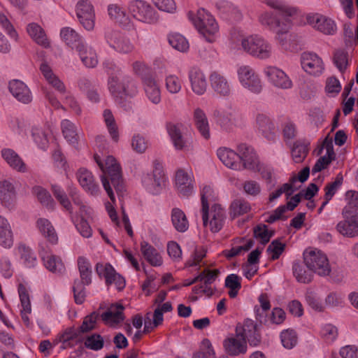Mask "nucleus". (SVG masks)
<instances>
[{"instance_id": "obj_18", "label": "nucleus", "mask_w": 358, "mask_h": 358, "mask_svg": "<svg viewBox=\"0 0 358 358\" xmlns=\"http://www.w3.org/2000/svg\"><path fill=\"white\" fill-rule=\"evenodd\" d=\"M264 73L269 82L275 87L283 90L292 88V80L281 69L275 66H268L264 69Z\"/></svg>"}, {"instance_id": "obj_6", "label": "nucleus", "mask_w": 358, "mask_h": 358, "mask_svg": "<svg viewBox=\"0 0 358 358\" xmlns=\"http://www.w3.org/2000/svg\"><path fill=\"white\" fill-rule=\"evenodd\" d=\"M303 262L310 271L319 275L326 276L331 272L329 259L320 250H305Z\"/></svg>"}, {"instance_id": "obj_33", "label": "nucleus", "mask_w": 358, "mask_h": 358, "mask_svg": "<svg viewBox=\"0 0 358 358\" xmlns=\"http://www.w3.org/2000/svg\"><path fill=\"white\" fill-rule=\"evenodd\" d=\"M13 242L11 226L7 219L0 215V245L5 248H10Z\"/></svg>"}, {"instance_id": "obj_13", "label": "nucleus", "mask_w": 358, "mask_h": 358, "mask_svg": "<svg viewBox=\"0 0 358 358\" xmlns=\"http://www.w3.org/2000/svg\"><path fill=\"white\" fill-rule=\"evenodd\" d=\"M238 161L243 165V169L257 171L259 169V161L254 148L246 144L241 143L237 145Z\"/></svg>"}, {"instance_id": "obj_47", "label": "nucleus", "mask_w": 358, "mask_h": 358, "mask_svg": "<svg viewBox=\"0 0 358 358\" xmlns=\"http://www.w3.org/2000/svg\"><path fill=\"white\" fill-rule=\"evenodd\" d=\"M61 125L64 138L71 144L76 145L78 142V135L75 125L68 120H64Z\"/></svg>"}, {"instance_id": "obj_16", "label": "nucleus", "mask_w": 358, "mask_h": 358, "mask_svg": "<svg viewBox=\"0 0 358 358\" xmlns=\"http://www.w3.org/2000/svg\"><path fill=\"white\" fill-rule=\"evenodd\" d=\"M166 130L171 142L177 150H187L191 147V143L182 131V125L169 122L166 124Z\"/></svg>"}, {"instance_id": "obj_42", "label": "nucleus", "mask_w": 358, "mask_h": 358, "mask_svg": "<svg viewBox=\"0 0 358 358\" xmlns=\"http://www.w3.org/2000/svg\"><path fill=\"white\" fill-rule=\"evenodd\" d=\"M124 81V85L121 87L120 90L114 89V86L112 85L111 88L114 92H117V94H122V98L125 97H133L136 96L138 93V88L136 83L133 80V78L126 75L122 77V80Z\"/></svg>"}, {"instance_id": "obj_3", "label": "nucleus", "mask_w": 358, "mask_h": 358, "mask_svg": "<svg viewBox=\"0 0 358 358\" xmlns=\"http://www.w3.org/2000/svg\"><path fill=\"white\" fill-rule=\"evenodd\" d=\"M345 199L348 203L342 210L344 220L337 224L336 229L344 236L355 238L358 236V192L348 191Z\"/></svg>"}, {"instance_id": "obj_34", "label": "nucleus", "mask_w": 358, "mask_h": 358, "mask_svg": "<svg viewBox=\"0 0 358 358\" xmlns=\"http://www.w3.org/2000/svg\"><path fill=\"white\" fill-rule=\"evenodd\" d=\"M141 251L144 258L153 266H159L162 264V259L157 250L147 241L141 243Z\"/></svg>"}, {"instance_id": "obj_17", "label": "nucleus", "mask_w": 358, "mask_h": 358, "mask_svg": "<svg viewBox=\"0 0 358 358\" xmlns=\"http://www.w3.org/2000/svg\"><path fill=\"white\" fill-rule=\"evenodd\" d=\"M307 22L314 28L327 35H333L336 31V25L334 20L318 13L307 15Z\"/></svg>"}, {"instance_id": "obj_56", "label": "nucleus", "mask_w": 358, "mask_h": 358, "mask_svg": "<svg viewBox=\"0 0 358 358\" xmlns=\"http://www.w3.org/2000/svg\"><path fill=\"white\" fill-rule=\"evenodd\" d=\"M282 345L287 349L293 348L297 343L296 334L294 330H284L280 334Z\"/></svg>"}, {"instance_id": "obj_12", "label": "nucleus", "mask_w": 358, "mask_h": 358, "mask_svg": "<svg viewBox=\"0 0 358 358\" xmlns=\"http://www.w3.org/2000/svg\"><path fill=\"white\" fill-rule=\"evenodd\" d=\"M105 39L108 45L119 53L128 54L134 49L130 40L119 31H107L105 34Z\"/></svg>"}, {"instance_id": "obj_7", "label": "nucleus", "mask_w": 358, "mask_h": 358, "mask_svg": "<svg viewBox=\"0 0 358 358\" xmlns=\"http://www.w3.org/2000/svg\"><path fill=\"white\" fill-rule=\"evenodd\" d=\"M128 9L135 19L142 22L154 24L158 21L159 17L157 11L145 1H131L129 4Z\"/></svg>"}, {"instance_id": "obj_5", "label": "nucleus", "mask_w": 358, "mask_h": 358, "mask_svg": "<svg viewBox=\"0 0 358 358\" xmlns=\"http://www.w3.org/2000/svg\"><path fill=\"white\" fill-rule=\"evenodd\" d=\"M241 46L247 53L259 59H267L271 55V45L259 35H251L243 38Z\"/></svg>"}, {"instance_id": "obj_62", "label": "nucleus", "mask_w": 358, "mask_h": 358, "mask_svg": "<svg viewBox=\"0 0 358 358\" xmlns=\"http://www.w3.org/2000/svg\"><path fill=\"white\" fill-rule=\"evenodd\" d=\"M85 286H87L85 284H82L78 282V279H76L73 282V292L75 302L77 304H82L85 300L86 294H85Z\"/></svg>"}, {"instance_id": "obj_60", "label": "nucleus", "mask_w": 358, "mask_h": 358, "mask_svg": "<svg viewBox=\"0 0 358 358\" xmlns=\"http://www.w3.org/2000/svg\"><path fill=\"white\" fill-rule=\"evenodd\" d=\"M29 35L34 39L36 37V34L39 33L41 36H38L37 39L42 43V45L47 47L48 42L47 41L45 34L43 29L36 23L29 24L27 28Z\"/></svg>"}, {"instance_id": "obj_26", "label": "nucleus", "mask_w": 358, "mask_h": 358, "mask_svg": "<svg viewBox=\"0 0 358 358\" xmlns=\"http://www.w3.org/2000/svg\"><path fill=\"white\" fill-rule=\"evenodd\" d=\"M142 81L147 97L152 103H159L161 101V92L155 80L150 75H144Z\"/></svg>"}, {"instance_id": "obj_32", "label": "nucleus", "mask_w": 358, "mask_h": 358, "mask_svg": "<svg viewBox=\"0 0 358 358\" xmlns=\"http://www.w3.org/2000/svg\"><path fill=\"white\" fill-rule=\"evenodd\" d=\"M60 36L67 45L76 49V51L79 50L80 46L85 45L82 37L72 28H62Z\"/></svg>"}, {"instance_id": "obj_30", "label": "nucleus", "mask_w": 358, "mask_h": 358, "mask_svg": "<svg viewBox=\"0 0 358 358\" xmlns=\"http://www.w3.org/2000/svg\"><path fill=\"white\" fill-rule=\"evenodd\" d=\"M124 308L121 303L112 304L109 309L99 317L105 323L119 324L124 320Z\"/></svg>"}, {"instance_id": "obj_1", "label": "nucleus", "mask_w": 358, "mask_h": 358, "mask_svg": "<svg viewBox=\"0 0 358 358\" xmlns=\"http://www.w3.org/2000/svg\"><path fill=\"white\" fill-rule=\"evenodd\" d=\"M266 4L274 10L265 12L259 16V22L270 30L275 32V39L282 48L285 50L294 51L296 47L291 46L287 41L294 37L288 34L291 27L290 17L295 13L294 8H289L281 0H266Z\"/></svg>"}, {"instance_id": "obj_39", "label": "nucleus", "mask_w": 358, "mask_h": 358, "mask_svg": "<svg viewBox=\"0 0 358 358\" xmlns=\"http://www.w3.org/2000/svg\"><path fill=\"white\" fill-rule=\"evenodd\" d=\"M171 222L175 229L180 233L185 232L189 228V222L185 213L178 208L171 210Z\"/></svg>"}, {"instance_id": "obj_46", "label": "nucleus", "mask_w": 358, "mask_h": 358, "mask_svg": "<svg viewBox=\"0 0 358 358\" xmlns=\"http://www.w3.org/2000/svg\"><path fill=\"white\" fill-rule=\"evenodd\" d=\"M108 15L111 19L120 25L128 24L129 17L124 9L117 4H110L108 7Z\"/></svg>"}, {"instance_id": "obj_14", "label": "nucleus", "mask_w": 358, "mask_h": 358, "mask_svg": "<svg viewBox=\"0 0 358 358\" xmlns=\"http://www.w3.org/2000/svg\"><path fill=\"white\" fill-rule=\"evenodd\" d=\"M210 85L213 92L220 97L231 96L232 90L228 78L217 71H212L209 75Z\"/></svg>"}, {"instance_id": "obj_44", "label": "nucleus", "mask_w": 358, "mask_h": 358, "mask_svg": "<svg viewBox=\"0 0 358 358\" xmlns=\"http://www.w3.org/2000/svg\"><path fill=\"white\" fill-rule=\"evenodd\" d=\"M308 143L302 141H296L292 148V157L295 163H301L306 157L309 148Z\"/></svg>"}, {"instance_id": "obj_29", "label": "nucleus", "mask_w": 358, "mask_h": 358, "mask_svg": "<svg viewBox=\"0 0 358 358\" xmlns=\"http://www.w3.org/2000/svg\"><path fill=\"white\" fill-rule=\"evenodd\" d=\"M223 347L225 352L230 356L244 355L247 352V344L235 337H229L224 340Z\"/></svg>"}, {"instance_id": "obj_59", "label": "nucleus", "mask_w": 358, "mask_h": 358, "mask_svg": "<svg viewBox=\"0 0 358 358\" xmlns=\"http://www.w3.org/2000/svg\"><path fill=\"white\" fill-rule=\"evenodd\" d=\"M286 245L280 242V239L273 240L266 249L268 253H271V260L279 259L280 256L284 252Z\"/></svg>"}, {"instance_id": "obj_36", "label": "nucleus", "mask_w": 358, "mask_h": 358, "mask_svg": "<svg viewBox=\"0 0 358 358\" xmlns=\"http://www.w3.org/2000/svg\"><path fill=\"white\" fill-rule=\"evenodd\" d=\"M215 194L211 187L206 185L203 187L201 192V200L202 204V219L203 225L206 226L209 218V202L215 201Z\"/></svg>"}, {"instance_id": "obj_57", "label": "nucleus", "mask_w": 358, "mask_h": 358, "mask_svg": "<svg viewBox=\"0 0 358 358\" xmlns=\"http://www.w3.org/2000/svg\"><path fill=\"white\" fill-rule=\"evenodd\" d=\"M31 135L34 142L43 150H45L48 145L46 134L41 128L34 127L31 129Z\"/></svg>"}, {"instance_id": "obj_22", "label": "nucleus", "mask_w": 358, "mask_h": 358, "mask_svg": "<svg viewBox=\"0 0 358 358\" xmlns=\"http://www.w3.org/2000/svg\"><path fill=\"white\" fill-rule=\"evenodd\" d=\"M188 78L192 91L197 95H203L207 89V81L203 72L196 66L192 67L188 72Z\"/></svg>"}, {"instance_id": "obj_25", "label": "nucleus", "mask_w": 358, "mask_h": 358, "mask_svg": "<svg viewBox=\"0 0 358 358\" xmlns=\"http://www.w3.org/2000/svg\"><path fill=\"white\" fill-rule=\"evenodd\" d=\"M176 185L178 192L183 196H189L193 192L192 178L182 169H178L176 172Z\"/></svg>"}, {"instance_id": "obj_61", "label": "nucleus", "mask_w": 358, "mask_h": 358, "mask_svg": "<svg viewBox=\"0 0 358 358\" xmlns=\"http://www.w3.org/2000/svg\"><path fill=\"white\" fill-rule=\"evenodd\" d=\"M104 341L101 335L98 334H93L87 336L85 341V346L92 350H99L103 348Z\"/></svg>"}, {"instance_id": "obj_58", "label": "nucleus", "mask_w": 358, "mask_h": 358, "mask_svg": "<svg viewBox=\"0 0 358 358\" xmlns=\"http://www.w3.org/2000/svg\"><path fill=\"white\" fill-rule=\"evenodd\" d=\"M343 180V175L340 173L336 176L334 182L327 184L324 187V199L326 200H331L332 199L338 188L342 185Z\"/></svg>"}, {"instance_id": "obj_28", "label": "nucleus", "mask_w": 358, "mask_h": 358, "mask_svg": "<svg viewBox=\"0 0 358 358\" xmlns=\"http://www.w3.org/2000/svg\"><path fill=\"white\" fill-rule=\"evenodd\" d=\"M1 156L13 169L21 173L27 171L25 163L13 150L10 148L3 149Z\"/></svg>"}, {"instance_id": "obj_43", "label": "nucleus", "mask_w": 358, "mask_h": 358, "mask_svg": "<svg viewBox=\"0 0 358 358\" xmlns=\"http://www.w3.org/2000/svg\"><path fill=\"white\" fill-rule=\"evenodd\" d=\"M44 265L50 271L62 274L65 271V266L59 257L50 255L43 257Z\"/></svg>"}, {"instance_id": "obj_52", "label": "nucleus", "mask_w": 358, "mask_h": 358, "mask_svg": "<svg viewBox=\"0 0 358 358\" xmlns=\"http://www.w3.org/2000/svg\"><path fill=\"white\" fill-rule=\"evenodd\" d=\"M250 210V206L248 201L243 199L234 200L230 206L231 214L234 217H238L248 213Z\"/></svg>"}, {"instance_id": "obj_10", "label": "nucleus", "mask_w": 358, "mask_h": 358, "mask_svg": "<svg viewBox=\"0 0 358 358\" xmlns=\"http://www.w3.org/2000/svg\"><path fill=\"white\" fill-rule=\"evenodd\" d=\"M103 68L106 69L107 73L110 75L108 79V89L111 94L116 98L122 99V94H117V92H114L111 88L112 85L114 86V89L120 90L121 87L124 85V81L122 80V77L125 76L121 68L117 66L113 61L106 60L103 62Z\"/></svg>"}, {"instance_id": "obj_50", "label": "nucleus", "mask_w": 358, "mask_h": 358, "mask_svg": "<svg viewBox=\"0 0 358 358\" xmlns=\"http://www.w3.org/2000/svg\"><path fill=\"white\" fill-rule=\"evenodd\" d=\"M292 271L296 280L301 283H309L312 280V274L306 271L303 266L299 262H294Z\"/></svg>"}, {"instance_id": "obj_4", "label": "nucleus", "mask_w": 358, "mask_h": 358, "mask_svg": "<svg viewBox=\"0 0 358 358\" xmlns=\"http://www.w3.org/2000/svg\"><path fill=\"white\" fill-rule=\"evenodd\" d=\"M188 16L199 32L208 42L212 43L213 36L218 31V25L215 18L203 8L198 10L195 17L192 12L188 13Z\"/></svg>"}, {"instance_id": "obj_37", "label": "nucleus", "mask_w": 358, "mask_h": 358, "mask_svg": "<svg viewBox=\"0 0 358 358\" xmlns=\"http://www.w3.org/2000/svg\"><path fill=\"white\" fill-rule=\"evenodd\" d=\"M83 64L87 68H94L98 64V57L96 51L92 47L85 44L80 46L77 51Z\"/></svg>"}, {"instance_id": "obj_20", "label": "nucleus", "mask_w": 358, "mask_h": 358, "mask_svg": "<svg viewBox=\"0 0 358 358\" xmlns=\"http://www.w3.org/2000/svg\"><path fill=\"white\" fill-rule=\"evenodd\" d=\"M301 64L305 71L313 76H319L324 69L322 59L313 52H303L301 56Z\"/></svg>"}, {"instance_id": "obj_23", "label": "nucleus", "mask_w": 358, "mask_h": 358, "mask_svg": "<svg viewBox=\"0 0 358 358\" xmlns=\"http://www.w3.org/2000/svg\"><path fill=\"white\" fill-rule=\"evenodd\" d=\"M9 91L20 102L28 104L32 101V94L27 85L22 81L14 80L9 83Z\"/></svg>"}, {"instance_id": "obj_24", "label": "nucleus", "mask_w": 358, "mask_h": 358, "mask_svg": "<svg viewBox=\"0 0 358 358\" xmlns=\"http://www.w3.org/2000/svg\"><path fill=\"white\" fill-rule=\"evenodd\" d=\"M220 161L227 167L234 170H243V165L238 161V151L227 148H220L217 151Z\"/></svg>"}, {"instance_id": "obj_9", "label": "nucleus", "mask_w": 358, "mask_h": 358, "mask_svg": "<svg viewBox=\"0 0 358 358\" xmlns=\"http://www.w3.org/2000/svg\"><path fill=\"white\" fill-rule=\"evenodd\" d=\"M238 79L244 87L255 94H259L262 92L261 80L250 66H241L238 70Z\"/></svg>"}, {"instance_id": "obj_11", "label": "nucleus", "mask_w": 358, "mask_h": 358, "mask_svg": "<svg viewBox=\"0 0 358 358\" xmlns=\"http://www.w3.org/2000/svg\"><path fill=\"white\" fill-rule=\"evenodd\" d=\"M142 182L146 189L153 194H157L165 186L166 178L162 166L157 164L152 172V174L147 173L142 178Z\"/></svg>"}, {"instance_id": "obj_40", "label": "nucleus", "mask_w": 358, "mask_h": 358, "mask_svg": "<svg viewBox=\"0 0 358 358\" xmlns=\"http://www.w3.org/2000/svg\"><path fill=\"white\" fill-rule=\"evenodd\" d=\"M194 120L195 125L201 135L206 139L210 138L209 124L207 117L199 108L195 109L194 112Z\"/></svg>"}, {"instance_id": "obj_51", "label": "nucleus", "mask_w": 358, "mask_h": 358, "mask_svg": "<svg viewBox=\"0 0 358 358\" xmlns=\"http://www.w3.org/2000/svg\"><path fill=\"white\" fill-rule=\"evenodd\" d=\"M169 44L180 52H186L189 49V43L187 39L180 34H173L168 36Z\"/></svg>"}, {"instance_id": "obj_48", "label": "nucleus", "mask_w": 358, "mask_h": 358, "mask_svg": "<svg viewBox=\"0 0 358 358\" xmlns=\"http://www.w3.org/2000/svg\"><path fill=\"white\" fill-rule=\"evenodd\" d=\"M18 251L27 267L32 268L35 266L37 262L36 257L29 247L21 243L18 245Z\"/></svg>"}, {"instance_id": "obj_38", "label": "nucleus", "mask_w": 358, "mask_h": 358, "mask_svg": "<svg viewBox=\"0 0 358 358\" xmlns=\"http://www.w3.org/2000/svg\"><path fill=\"white\" fill-rule=\"evenodd\" d=\"M78 268L80 274L78 282L90 285L92 283V271L90 262L84 257L78 258Z\"/></svg>"}, {"instance_id": "obj_64", "label": "nucleus", "mask_w": 358, "mask_h": 358, "mask_svg": "<svg viewBox=\"0 0 358 358\" xmlns=\"http://www.w3.org/2000/svg\"><path fill=\"white\" fill-rule=\"evenodd\" d=\"M203 344L206 348L204 350L194 353L192 358H215V354L210 341L208 339H204Z\"/></svg>"}, {"instance_id": "obj_41", "label": "nucleus", "mask_w": 358, "mask_h": 358, "mask_svg": "<svg viewBox=\"0 0 358 358\" xmlns=\"http://www.w3.org/2000/svg\"><path fill=\"white\" fill-rule=\"evenodd\" d=\"M36 225L40 232L48 239V241L55 244L58 238L56 231L51 222L45 218H39L36 222Z\"/></svg>"}, {"instance_id": "obj_19", "label": "nucleus", "mask_w": 358, "mask_h": 358, "mask_svg": "<svg viewBox=\"0 0 358 358\" xmlns=\"http://www.w3.org/2000/svg\"><path fill=\"white\" fill-rule=\"evenodd\" d=\"M256 124L259 134L270 142L277 139V129L273 121L264 114H258Z\"/></svg>"}, {"instance_id": "obj_45", "label": "nucleus", "mask_w": 358, "mask_h": 358, "mask_svg": "<svg viewBox=\"0 0 358 358\" xmlns=\"http://www.w3.org/2000/svg\"><path fill=\"white\" fill-rule=\"evenodd\" d=\"M32 192L36 196L38 200L43 206L48 209H54L55 202L45 189L41 186H35L32 189Z\"/></svg>"}, {"instance_id": "obj_55", "label": "nucleus", "mask_w": 358, "mask_h": 358, "mask_svg": "<svg viewBox=\"0 0 358 358\" xmlns=\"http://www.w3.org/2000/svg\"><path fill=\"white\" fill-rule=\"evenodd\" d=\"M80 334L74 327L66 328L62 333L59 334L57 337L58 341H66L69 343H76L78 339H83Z\"/></svg>"}, {"instance_id": "obj_2", "label": "nucleus", "mask_w": 358, "mask_h": 358, "mask_svg": "<svg viewBox=\"0 0 358 358\" xmlns=\"http://www.w3.org/2000/svg\"><path fill=\"white\" fill-rule=\"evenodd\" d=\"M94 160L103 171V174L101 176L103 188L106 191L110 200L115 201V195L110 185L108 179L105 176L108 173L110 182L115 188L117 194H122L124 191V184L122 176L120 166L117 163L116 159L113 156H108L105 162H102L101 157L97 155L94 156Z\"/></svg>"}, {"instance_id": "obj_53", "label": "nucleus", "mask_w": 358, "mask_h": 358, "mask_svg": "<svg viewBox=\"0 0 358 358\" xmlns=\"http://www.w3.org/2000/svg\"><path fill=\"white\" fill-rule=\"evenodd\" d=\"M334 63L340 72L343 73L348 66V54L344 50H336L334 54Z\"/></svg>"}, {"instance_id": "obj_8", "label": "nucleus", "mask_w": 358, "mask_h": 358, "mask_svg": "<svg viewBox=\"0 0 358 358\" xmlns=\"http://www.w3.org/2000/svg\"><path fill=\"white\" fill-rule=\"evenodd\" d=\"M238 337H241L243 341L248 342L252 347L259 346L262 343V336L258 324L252 320L247 318L241 325L238 324L236 328Z\"/></svg>"}, {"instance_id": "obj_54", "label": "nucleus", "mask_w": 358, "mask_h": 358, "mask_svg": "<svg viewBox=\"0 0 358 358\" xmlns=\"http://www.w3.org/2000/svg\"><path fill=\"white\" fill-rule=\"evenodd\" d=\"M99 317V314L94 311L90 315H87L81 324V326L78 328V331L79 333L85 334L87 333L92 330H93L95 328V324L97 321V320Z\"/></svg>"}, {"instance_id": "obj_15", "label": "nucleus", "mask_w": 358, "mask_h": 358, "mask_svg": "<svg viewBox=\"0 0 358 358\" xmlns=\"http://www.w3.org/2000/svg\"><path fill=\"white\" fill-rule=\"evenodd\" d=\"M76 15L80 24L88 30L94 27L95 14L93 6L88 0H80L76 5Z\"/></svg>"}, {"instance_id": "obj_63", "label": "nucleus", "mask_w": 358, "mask_h": 358, "mask_svg": "<svg viewBox=\"0 0 358 358\" xmlns=\"http://www.w3.org/2000/svg\"><path fill=\"white\" fill-rule=\"evenodd\" d=\"M166 87L170 93L176 94L180 91L182 83L178 76L169 75L166 78Z\"/></svg>"}, {"instance_id": "obj_21", "label": "nucleus", "mask_w": 358, "mask_h": 358, "mask_svg": "<svg viewBox=\"0 0 358 358\" xmlns=\"http://www.w3.org/2000/svg\"><path fill=\"white\" fill-rule=\"evenodd\" d=\"M76 177L83 189L91 195H97L100 191L99 184L95 181L92 173L85 168H80Z\"/></svg>"}, {"instance_id": "obj_31", "label": "nucleus", "mask_w": 358, "mask_h": 358, "mask_svg": "<svg viewBox=\"0 0 358 358\" xmlns=\"http://www.w3.org/2000/svg\"><path fill=\"white\" fill-rule=\"evenodd\" d=\"M210 217V230L213 233L218 232L223 227L225 219V211L220 204L215 203L211 206Z\"/></svg>"}, {"instance_id": "obj_49", "label": "nucleus", "mask_w": 358, "mask_h": 358, "mask_svg": "<svg viewBox=\"0 0 358 358\" xmlns=\"http://www.w3.org/2000/svg\"><path fill=\"white\" fill-rule=\"evenodd\" d=\"M103 116L110 135L111 136L113 140L117 142L119 138V134L117 127L116 125L115 120L113 115L112 114V112L109 109H106L103 110Z\"/></svg>"}, {"instance_id": "obj_27", "label": "nucleus", "mask_w": 358, "mask_h": 358, "mask_svg": "<svg viewBox=\"0 0 358 358\" xmlns=\"http://www.w3.org/2000/svg\"><path fill=\"white\" fill-rule=\"evenodd\" d=\"M15 189L10 180H4L0 182V200L6 208L13 206L15 200Z\"/></svg>"}, {"instance_id": "obj_35", "label": "nucleus", "mask_w": 358, "mask_h": 358, "mask_svg": "<svg viewBox=\"0 0 358 358\" xmlns=\"http://www.w3.org/2000/svg\"><path fill=\"white\" fill-rule=\"evenodd\" d=\"M214 115L217 117V122L220 126L228 130L236 122L238 113L235 109L230 108L227 110H216Z\"/></svg>"}]
</instances>
